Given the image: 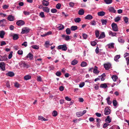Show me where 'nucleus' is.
<instances>
[{
    "instance_id": "ea45409f",
    "label": "nucleus",
    "mask_w": 129,
    "mask_h": 129,
    "mask_svg": "<svg viewBox=\"0 0 129 129\" xmlns=\"http://www.w3.org/2000/svg\"><path fill=\"white\" fill-rule=\"evenodd\" d=\"M123 19L124 20V21L125 23L126 24H128V18L127 17L125 16L123 17Z\"/></svg>"
},
{
    "instance_id": "a19ab883",
    "label": "nucleus",
    "mask_w": 129,
    "mask_h": 129,
    "mask_svg": "<svg viewBox=\"0 0 129 129\" xmlns=\"http://www.w3.org/2000/svg\"><path fill=\"white\" fill-rule=\"evenodd\" d=\"M116 114L119 118H120L122 120H123V119H122L121 118L122 117L121 113H119V111L118 110L116 112Z\"/></svg>"
},
{
    "instance_id": "412c9836",
    "label": "nucleus",
    "mask_w": 129,
    "mask_h": 129,
    "mask_svg": "<svg viewBox=\"0 0 129 129\" xmlns=\"http://www.w3.org/2000/svg\"><path fill=\"white\" fill-rule=\"evenodd\" d=\"M115 44L113 43H111L107 45L108 46V47L109 48H113L114 47V45Z\"/></svg>"
},
{
    "instance_id": "09e8293b",
    "label": "nucleus",
    "mask_w": 129,
    "mask_h": 129,
    "mask_svg": "<svg viewBox=\"0 0 129 129\" xmlns=\"http://www.w3.org/2000/svg\"><path fill=\"white\" fill-rule=\"evenodd\" d=\"M90 44L92 46H95L96 45L97 43L95 41H91L90 42Z\"/></svg>"
},
{
    "instance_id": "5fc2aeb1",
    "label": "nucleus",
    "mask_w": 129,
    "mask_h": 129,
    "mask_svg": "<svg viewBox=\"0 0 129 129\" xmlns=\"http://www.w3.org/2000/svg\"><path fill=\"white\" fill-rule=\"evenodd\" d=\"M85 84L84 82H82L79 84V87L80 88H82L84 86Z\"/></svg>"
},
{
    "instance_id": "f8f14e48",
    "label": "nucleus",
    "mask_w": 129,
    "mask_h": 129,
    "mask_svg": "<svg viewBox=\"0 0 129 129\" xmlns=\"http://www.w3.org/2000/svg\"><path fill=\"white\" fill-rule=\"evenodd\" d=\"M100 87L104 89H106L108 87L107 84L106 83L101 84L100 86Z\"/></svg>"
},
{
    "instance_id": "9b49d317",
    "label": "nucleus",
    "mask_w": 129,
    "mask_h": 129,
    "mask_svg": "<svg viewBox=\"0 0 129 129\" xmlns=\"http://www.w3.org/2000/svg\"><path fill=\"white\" fill-rule=\"evenodd\" d=\"M43 6L47 7L49 4V2L46 0H43L42 1Z\"/></svg>"
},
{
    "instance_id": "13d9d810",
    "label": "nucleus",
    "mask_w": 129,
    "mask_h": 129,
    "mask_svg": "<svg viewBox=\"0 0 129 129\" xmlns=\"http://www.w3.org/2000/svg\"><path fill=\"white\" fill-rule=\"evenodd\" d=\"M13 53V52L12 51H11L8 55V58L9 59H10L11 58L12 56V54Z\"/></svg>"
},
{
    "instance_id": "ddd939ff",
    "label": "nucleus",
    "mask_w": 129,
    "mask_h": 129,
    "mask_svg": "<svg viewBox=\"0 0 129 129\" xmlns=\"http://www.w3.org/2000/svg\"><path fill=\"white\" fill-rule=\"evenodd\" d=\"M11 36L13 37V39L14 40H16L18 39L19 38L18 34H13L11 35Z\"/></svg>"
},
{
    "instance_id": "423d86ee",
    "label": "nucleus",
    "mask_w": 129,
    "mask_h": 129,
    "mask_svg": "<svg viewBox=\"0 0 129 129\" xmlns=\"http://www.w3.org/2000/svg\"><path fill=\"white\" fill-rule=\"evenodd\" d=\"M61 37L63 39L66 41H68L71 39L70 37H71V36H69L68 35H65L64 34L61 35Z\"/></svg>"
},
{
    "instance_id": "4be33fe9",
    "label": "nucleus",
    "mask_w": 129,
    "mask_h": 129,
    "mask_svg": "<svg viewBox=\"0 0 129 129\" xmlns=\"http://www.w3.org/2000/svg\"><path fill=\"white\" fill-rule=\"evenodd\" d=\"M14 16L12 15H9L7 17L8 19L10 21H12L14 20Z\"/></svg>"
},
{
    "instance_id": "58836bf2",
    "label": "nucleus",
    "mask_w": 129,
    "mask_h": 129,
    "mask_svg": "<svg viewBox=\"0 0 129 129\" xmlns=\"http://www.w3.org/2000/svg\"><path fill=\"white\" fill-rule=\"evenodd\" d=\"M105 3L107 4H109L111 3L112 2V0H104Z\"/></svg>"
},
{
    "instance_id": "de8ad7c7",
    "label": "nucleus",
    "mask_w": 129,
    "mask_h": 129,
    "mask_svg": "<svg viewBox=\"0 0 129 129\" xmlns=\"http://www.w3.org/2000/svg\"><path fill=\"white\" fill-rule=\"evenodd\" d=\"M55 74L58 77L62 75L60 71H57Z\"/></svg>"
},
{
    "instance_id": "2eb2a0df",
    "label": "nucleus",
    "mask_w": 129,
    "mask_h": 129,
    "mask_svg": "<svg viewBox=\"0 0 129 129\" xmlns=\"http://www.w3.org/2000/svg\"><path fill=\"white\" fill-rule=\"evenodd\" d=\"M112 103L113 106L116 108L118 106V104L116 99L113 100L112 101Z\"/></svg>"
},
{
    "instance_id": "0e129e2a",
    "label": "nucleus",
    "mask_w": 129,
    "mask_h": 129,
    "mask_svg": "<svg viewBox=\"0 0 129 129\" xmlns=\"http://www.w3.org/2000/svg\"><path fill=\"white\" fill-rule=\"evenodd\" d=\"M65 99L66 100L68 101H71L72 100L71 98H69L67 96L65 97Z\"/></svg>"
},
{
    "instance_id": "1a4fd4ad",
    "label": "nucleus",
    "mask_w": 129,
    "mask_h": 129,
    "mask_svg": "<svg viewBox=\"0 0 129 129\" xmlns=\"http://www.w3.org/2000/svg\"><path fill=\"white\" fill-rule=\"evenodd\" d=\"M6 63L3 62H0V68L2 71H4L5 70Z\"/></svg>"
},
{
    "instance_id": "7c9ffc66",
    "label": "nucleus",
    "mask_w": 129,
    "mask_h": 129,
    "mask_svg": "<svg viewBox=\"0 0 129 129\" xmlns=\"http://www.w3.org/2000/svg\"><path fill=\"white\" fill-rule=\"evenodd\" d=\"M121 16H117L114 19V20L115 22H117L120 21L121 19Z\"/></svg>"
},
{
    "instance_id": "c85d7f7f",
    "label": "nucleus",
    "mask_w": 129,
    "mask_h": 129,
    "mask_svg": "<svg viewBox=\"0 0 129 129\" xmlns=\"http://www.w3.org/2000/svg\"><path fill=\"white\" fill-rule=\"evenodd\" d=\"M31 78V76L27 75L25 76L24 77V79L26 81L29 80Z\"/></svg>"
},
{
    "instance_id": "cd10ccee",
    "label": "nucleus",
    "mask_w": 129,
    "mask_h": 129,
    "mask_svg": "<svg viewBox=\"0 0 129 129\" xmlns=\"http://www.w3.org/2000/svg\"><path fill=\"white\" fill-rule=\"evenodd\" d=\"M109 35H111L112 37L116 36V33L113 32L111 31H109Z\"/></svg>"
},
{
    "instance_id": "aec40b11",
    "label": "nucleus",
    "mask_w": 129,
    "mask_h": 129,
    "mask_svg": "<svg viewBox=\"0 0 129 129\" xmlns=\"http://www.w3.org/2000/svg\"><path fill=\"white\" fill-rule=\"evenodd\" d=\"M106 13L103 11H101L98 13V15L100 16H104Z\"/></svg>"
},
{
    "instance_id": "9d476101",
    "label": "nucleus",
    "mask_w": 129,
    "mask_h": 129,
    "mask_svg": "<svg viewBox=\"0 0 129 129\" xmlns=\"http://www.w3.org/2000/svg\"><path fill=\"white\" fill-rule=\"evenodd\" d=\"M6 75L7 76L12 77L14 76L15 74L13 72L10 71L8 72V73H6Z\"/></svg>"
},
{
    "instance_id": "603ef678",
    "label": "nucleus",
    "mask_w": 129,
    "mask_h": 129,
    "mask_svg": "<svg viewBox=\"0 0 129 129\" xmlns=\"http://www.w3.org/2000/svg\"><path fill=\"white\" fill-rule=\"evenodd\" d=\"M57 10L55 8L52 9L51 10V12L52 13H55L57 12Z\"/></svg>"
},
{
    "instance_id": "a878e982",
    "label": "nucleus",
    "mask_w": 129,
    "mask_h": 129,
    "mask_svg": "<svg viewBox=\"0 0 129 129\" xmlns=\"http://www.w3.org/2000/svg\"><path fill=\"white\" fill-rule=\"evenodd\" d=\"M78 27L77 26L73 25L70 28V29L72 31H75L78 29Z\"/></svg>"
},
{
    "instance_id": "393cba45",
    "label": "nucleus",
    "mask_w": 129,
    "mask_h": 129,
    "mask_svg": "<svg viewBox=\"0 0 129 129\" xmlns=\"http://www.w3.org/2000/svg\"><path fill=\"white\" fill-rule=\"evenodd\" d=\"M84 11L83 9H80L78 12V14L79 15H82L84 14Z\"/></svg>"
},
{
    "instance_id": "4d7b16f0",
    "label": "nucleus",
    "mask_w": 129,
    "mask_h": 129,
    "mask_svg": "<svg viewBox=\"0 0 129 129\" xmlns=\"http://www.w3.org/2000/svg\"><path fill=\"white\" fill-rule=\"evenodd\" d=\"M33 49H39V46L36 45H33L31 46Z\"/></svg>"
},
{
    "instance_id": "c9c22d12",
    "label": "nucleus",
    "mask_w": 129,
    "mask_h": 129,
    "mask_svg": "<svg viewBox=\"0 0 129 129\" xmlns=\"http://www.w3.org/2000/svg\"><path fill=\"white\" fill-rule=\"evenodd\" d=\"M100 31L98 30H96L95 31V34L96 37L97 38H99V37Z\"/></svg>"
},
{
    "instance_id": "dca6fc26",
    "label": "nucleus",
    "mask_w": 129,
    "mask_h": 129,
    "mask_svg": "<svg viewBox=\"0 0 129 129\" xmlns=\"http://www.w3.org/2000/svg\"><path fill=\"white\" fill-rule=\"evenodd\" d=\"M108 9L109 12L114 13H116V10L113 7H110Z\"/></svg>"
},
{
    "instance_id": "4468645a",
    "label": "nucleus",
    "mask_w": 129,
    "mask_h": 129,
    "mask_svg": "<svg viewBox=\"0 0 129 129\" xmlns=\"http://www.w3.org/2000/svg\"><path fill=\"white\" fill-rule=\"evenodd\" d=\"M26 58H29L30 59H33V55L31 53H29L25 57Z\"/></svg>"
},
{
    "instance_id": "20e7f679",
    "label": "nucleus",
    "mask_w": 129,
    "mask_h": 129,
    "mask_svg": "<svg viewBox=\"0 0 129 129\" xmlns=\"http://www.w3.org/2000/svg\"><path fill=\"white\" fill-rule=\"evenodd\" d=\"M42 9L46 13H48L50 11V9L47 7H43L41 4V9Z\"/></svg>"
},
{
    "instance_id": "8fccbe9b",
    "label": "nucleus",
    "mask_w": 129,
    "mask_h": 129,
    "mask_svg": "<svg viewBox=\"0 0 129 129\" xmlns=\"http://www.w3.org/2000/svg\"><path fill=\"white\" fill-rule=\"evenodd\" d=\"M88 35L85 33H82V37L83 39H86L87 38Z\"/></svg>"
},
{
    "instance_id": "864d4df0",
    "label": "nucleus",
    "mask_w": 129,
    "mask_h": 129,
    "mask_svg": "<svg viewBox=\"0 0 129 129\" xmlns=\"http://www.w3.org/2000/svg\"><path fill=\"white\" fill-rule=\"evenodd\" d=\"M6 85L7 87H8L9 88H11L10 87V84L9 81V80H8L6 81Z\"/></svg>"
},
{
    "instance_id": "f704fd0d",
    "label": "nucleus",
    "mask_w": 129,
    "mask_h": 129,
    "mask_svg": "<svg viewBox=\"0 0 129 129\" xmlns=\"http://www.w3.org/2000/svg\"><path fill=\"white\" fill-rule=\"evenodd\" d=\"M87 63L84 61H83L82 62L81 64H80V66L81 67H85L87 66Z\"/></svg>"
},
{
    "instance_id": "680f3d73",
    "label": "nucleus",
    "mask_w": 129,
    "mask_h": 129,
    "mask_svg": "<svg viewBox=\"0 0 129 129\" xmlns=\"http://www.w3.org/2000/svg\"><path fill=\"white\" fill-rule=\"evenodd\" d=\"M46 17L44 14V12H41V18H45Z\"/></svg>"
},
{
    "instance_id": "39448f33",
    "label": "nucleus",
    "mask_w": 129,
    "mask_h": 129,
    "mask_svg": "<svg viewBox=\"0 0 129 129\" xmlns=\"http://www.w3.org/2000/svg\"><path fill=\"white\" fill-rule=\"evenodd\" d=\"M30 31V29L29 28L26 27H25L22 28L21 33L22 34H27Z\"/></svg>"
},
{
    "instance_id": "052dcab7",
    "label": "nucleus",
    "mask_w": 129,
    "mask_h": 129,
    "mask_svg": "<svg viewBox=\"0 0 129 129\" xmlns=\"http://www.w3.org/2000/svg\"><path fill=\"white\" fill-rule=\"evenodd\" d=\"M64 87L62 86H60L59 87V90L61 91H63L64 90Z\"/></svg>"
},
{
    "instance_id": "2f4dec72",
    "label": "nucleus",
    "mask_w": 129,
    "mask_h": 129,
    "mask_svg": "<svg viewBox=\"0 0 129 129\" xmlns=\"http://www.w3.org/2000/svg\"><path fill=\"white\" fill-rule=\"evenodd\" d=\"M78 61L75 59L72 61L71 64L72 65H74L77 64L78 63Z\"/></svg>"
},
{
    "instance_id": "bf43d9fd",
    "label": "nucleus",
    "mask_w": 129,
    "mask_h": 129,
    "mask_svg": "<svg viewBox=\"0 0 129 129\" xmlns=\"http://www.w3.org/2000/svg\"><path fill=\"white\" fill-rule=\"evenodd\" d=\"M110 124L107 122L104 124L103 127L104 128H106L107 126L109 125Z\"/></svg>"
},
{
    "instance_id": "e433bc0d",
    "label": "nucleus",
    "mask_w": 129,
    "mask_h": 129,
    "mask_svg": "<svg viewBox=\"0 0 129 129\" xmlns=\"http://www.w3.org/2000/svg\"><path fill=\"white\" fill-rule=\"evenodd\" d=\"M71 29L69 28H67L65 30L66 34L67 35H69L71 33Z\"/></svg>"
},
{
    "instance_id": "6ab92c4d",
    "label": "nucleus",
    "mask_w": 129,
    "mask_h": 129,
    "mask_svg": "<svg viewBox=\"0 0 129 129\" xmlns=\"http://www.w3.org/2000/svg\"><path fill=\"white\" fill-rule=\"evenodd\" d=\"M92 16L90 14H88L85 17V20H90L93 18Z\"/></svg>"
},
{
    "instance_id": "a18cd8bd",
    "label": "nucleus",
    "mask_w": 129,
    "mask_h": 129,
    "mask_svg": "<svg viewBox=\"0 0 129 129\" xmlns=\"http://www.w3.org/2000/svg\"><path fill=\"white\" fill-rule=\"evenodd\" d=\"M61 7V5L60 3H58L56 4V8L57 9H60Z\"/></svg>"
},
{
    "instance_id": "e2e57ef3",
    "label": "nucleus",
    "mask_w": 129,
    "mask_h": 129,
    "mask_svg": "<svg viewBox=\"0 0 129 129\" xmlns=\"http://www.w3.org/2000/svg\"><path fill=\"white\" fill-rule=\"evenodd\" d=\"M17 53L19 55H22L23 54V51L21 50H19L17 52Z\"/></svg>"
},
{
    "instance_id": "7ed1b4c3",
    "label": "nucleus",
    "mask_w": 129,
    "mask_h": 129,
    "mask_svg": "<svg viewBox=\"0 0 129 129\" xmlns=\"http://www.w3.org/2000/svg\"><path fill=\"white\" fill-rule=\"evenodd\" d=\"M110 107L109 106H107L105 108L104 110V114L105 115H108L111 113V109H109Z\"/></svg>"
},
{
    "instance_id": "f03ea898",
    "label": "nucleus",
    "mask_w": 129,
    "mask_h": 129,
    "mask_svg": "<svg viewBox=\"0 0 129 129\" xmlns=\"http://www.w3.org/2000/svg\"><path fill=\"white\" fill-rule=\"evenodd\" d=\"M111 26L113 31L117 32L118 31V28L116 23L113 22L111 24Z\"/></svg>"
},
{
    "instance_id": "f3484780",
    "label": "nucleus",
    "mask_w": 129,
    "mask_h": 129,
    "mask_svg": "<svg viewBox=\"0 0 129 129\" xmlns=\"http://www.w3.org/2000/svg\"><path fill=\"white\" fill-rule=\"evenodd\" d=\"M105 121L108 123H110L111 122V119L110 118L109 116H108L106 118L105 120Z\"/></svg>"
},
{
    "instance_id": "774afa93",
    "label": "nucleus",
    "mask_w": 129,
    "mask_h": 129,
    "mask_svg": "<svg viewBox=\"0 0 129 129\" xmlns=\"http://www.w3.org/2000/svg\"><path fill=\"white\" fill-rule=\"evenodd\" d=\"M22 46H24L25 47H26L27 46V43L26 41H24L21 44Z\"/></svg>"
},
{
    "instance_id": "b1692460",
    "label": "nucleus",
    "mask_w": 129,
    "mask_h": 129,
    "mask_svg": "<svg viewBox=\"0 0 129 129\" xmlns=\"http://www.w3.org/2000/svg\"><path fill=\"white\" fill-rule=\"evenodd\" d=\"M120 57V55H117L115 56L114 57V61L116 62L119 61L118 59Z\"/></svg>"
},
{
    "instance_id": "79ce46f5",
    "label": "nucleus",
    "mask_w": 129,
    "mask_h": 129,
    "mask_svg": "<svg viewBox=\"0 0 129 129\" xmlns=\"http://www.w3.org/2000/svg\"><path fill=\"white\" fill-rule=\"evenodd\" d=\"M74 21L75 22L79 23L81 21V19L80 18L77 17L74 19Z\"/></svg>"
},
{
    "instance_id": "f257e3e1",
    "label": "nucleus",
    "mask_w": 129,
    "mask_h": 129,
    "mask_svg": "<svg viewBox=\"0 0 129 129\" xmlns=\"http://www.w3.org/2000/svg\"><path fill=\"white\" fill-rule=\"evenodd\" d=\"M57 49L58 50H61L62 51H65L67 49V45L66 44H64L62 45H59L58 46Z\"/></svg>"
},
{
    "instance_id": "6e6d98bb",
    "label": "nucleus",
    "mask_w": 129,
    "mask_h": 129,
    "mask_svg": "<svg viewBox=\"0 0 129 129\" xmlns=\"http://www.w3.org/2000/svg\"><path fill=\"white\" fill-rule=\"evenodd\" d=\"M30 67V66L27 63H26L24 62V63L23 64V68H28Z\"/></svg>"
},
{
    "instance_id": "4c0bfd02",
    "label": "nucleus",
    "mask_w": 129,
    "mask_h": 129,
    "mask_svg": "<svg viewBox=\"0 0 129 129\" xmlns=\"http://www.w3.org/2000/svg\"><path fill=\"white\" fill-rule=\"evenodd\" d=\"M60 26H58L57 28L59 30H62L64 28V26L62 24H59Z\"/></svg>"
},
{
    "instance_id": "c03bdc74",
    "label": "nucleus",
    "mask_w": 129,
    "mask_h": 129,
    "mask_svg": "<svg viewBox=\"0 0 129 129\" xmlns=\"http://www.w3.org/2000/svg\"><path fill=\"white\" fill-rule=\"evenodd\" d=\"M76 116L78 117H80L83 116L81 112H77L76 113Z\"/></svg>"
},
{
    "instance_id": "c756f323",
    "label": "nucleus",
    "mask_w": 129,
    "mask_h": 129,
    "mask_svg": "<svg viewBox=\"0 0 129 129\" xmlns=\"http://www.w3.org/2000/svg\"><path fill=\"white\" fill-rule=\"evenodd\" d=\"M5 34V32L3 30L1 31L0 33V37L2 38H3Z\"/></svg>"
},
{
    "instance_id": "69168bd1",
    "label": "nucleus",
    "mask_w": 129,
    "mask_h": 129,
    "mask_svg": "<svg viewBox=\"0 0 129 129\" xmlns=\"http://www.w3.org/2000/svg\"><path fill=\"white\" fill-rule=\"evenodd\" d=\"M70 6L72 7H73L75 5V4L72 2H70L69 4Z\"/></svg>"
},
{
    "instance_id": "a211bd4d",
    "label": "nucleus",
    "mask_w": 129,
    "mask_h": 129,
    "mask_svg": "<svg viewBox=\"0 0 129 129\" xmlns=\"http://www.w3.org/2000/svg\"><path fill=\"white\" fill-rule=\"evenodd\" d=\"M106 36L105 33L104 32H102L100 34L98 39H100L104 38Z\"/></svg>"
},
{
    "instance_id": "5701e85b",
    "label": "nucleus",
    "mask_w": 129,
    "mask_h": 129,
    "mask_svg": "<svg viewBox=\"0 0 129 129\" xmlns=\"http://www.w3.org/2000/svg\"><path fill=\"white\" fill-rule=\"evenodd\" d=\"M111 78L114 82L116 81L118 79V76L116 75H113Z\"/></svg>"
},
{
    "instance_id": "37998d69",
    "label": "nucleus",
    "mask_w": 129,
    "mask_h": 129,
    "mask_svg": "<svg viewBox=\"0 0 129 129\" xmlns=\"http://www.w3.org/2000/svg\"><path fill=\"white\" fill-rule=\"evenodd\" d=\"M118 41L119 42L121 43H124L125 42L124 40L121 37L118 38Z\"/></svg>"
},
{
    "instance_id": "473e14b6",
    "label": "nucleus",
    "mask_w": 129,
    "mask_h": 129,
    "mask_svg": "<svg viewBox=\"0 0 129 129\" xmlns=\"http://www.w3.org/2000/svg\"><path fill=\"white\" fill-rule=\"evenodd\" d=\"M101 21L103 25H106L107 22V20L106 19H102Z\"/></svg>"
},
{
    "instance_id": "6e6552de",
    "label": "nucleus",
    "mask_w": 129,
    "mask_h": 129,
    "mask_svg": "<svg viewBox=\"0 0 129 129\" xmlns=\"http://www.w3.org/2000/svg\"><path fill=\"white\" fill-rule=\"evenodd\" d=\"M16 24L18 26H21L24 25L25 22L22 20H20L16 22Z\"/></svg>"
},
{
    "instance_id": "72a5a7b5",
    "label": "nucleus",
    "mask_w": 129,
    "mask_h": 129,
    "mask_svg": "<svg viewBox=\"0 0 129 129\" xmlns=\"http://www.w3.org/2000/svg\"><path fill=\"white\" fill-rule=\"evenodd\" d=\"M58 112L56 110L53 111L52 113V114L53 116L54 117L58 115Z\"/></svg>"
},
{
    "instance_id": "3c124183",
    "label": "nucleus",
    "mask_w": 129,
    "mask_h": 129,
    "mask_svg": "<svg viewBox=\"0 0 129 129\" xmlns=\"http://www.w3.org/2000/svg\"><path fill=\"white\" fill-rule=\"evenodd\" d=\"M14 86L16 88H18L19 87L20 84L17 82H15L14 83Z\"/></svg>"
},
{
    "instance_id": "49530a36",
    "label": "nucleus",
    "mask_w": 129,
    "mask_h": 129,
    "mask_svg": "<svg viewBox=\"0 0 129 129\" xmlns=\"http://www.w3.org/2000/svg\"><path fill=\"white\" fill-rule=\"evenodd\" d=\"M100 71L97 70H93V72L94 74H96V75H98L99 73H100Z\"/></svg>"
},
{
    "instance_id": "338daca9",
    "label": "nucleus",
    "mask_w": 129,
    "mask_h": 129,
    "mask_svg": "<svg viewBox=\"0 0 129 129\" xmlns=\"http://www.w3.org/2000/svg\"><path fill=\"white\" fill-rule=\"evenodd\" d=\"M94 85H96V86H94V89L96 90L99 89V87L98 85V84H94Z\"/></svg>"
},
{
    "instance_id": "0eeeda50",
    "label": "nucleus",
    "mask_w": 129,
    "mask_h": 129,
    "mask_svg": "<svg viewBox=\"0 0 129 129\" xmlns=\"http://www.w3.org/2000/svg\"><path fill=\"white\" fill-rule=\"evenodd\" d=\"M104 68L106 70H109L111 66V64L109 62L107 63H105L103 64Z\"/></svg>"
},
{
    "instance_id": "bb28decb",
    "label": "nucleus",
    "mask_w": 129,
    "mask_h": 129,
    "mask_svg": "<svg viewBox=\"0 0 129 129\" xmlns=\"http://www.w3.org/2000/svg\"><path fill=\"white\" fill-rule=\"evenodd\" d=\"M110 97L108 96L106 99V100L107 101V104L108 105H110L112 103V102L110 100Z\"/></svg>"
}]
</instances>
